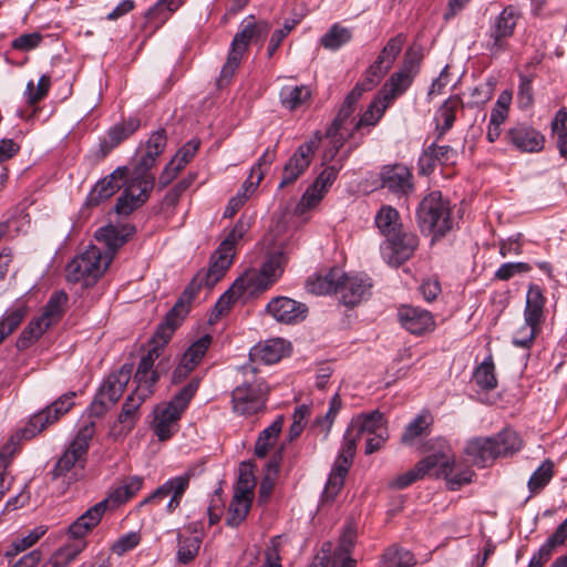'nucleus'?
Masks as SVG:
<instances>
[{
  "instance_id": "1",
  "label": "nucleus",
  "mask_w": 567,
  "mask_h": 567,
  "mask_svg": "<svg viewBox=\"0 0 567 567\" xmlns=\"http://www.w3.org/2000/svg\"><path fill=\"white\" fill-rule=\"evenodd\" d=\"M166 144V132L159 128L152 133L144 145L140 146L131 177L126 181L125 188L115 205L117 214L130 215L148 199L155 183L151 168L164 152Z\"/></svg>"
},
{
  "instance_id": "2",
  "label": "nucleus",
  "mask_w": 567,
  "mask_h": 567,
  "mask_svg": "<svg viewBox=\"0 0 567 567\" xmlns=\"http://www.w3.org/2000/svg\"><path fill=\"white\" fill-rule=\"evenodd\" d=\"M431 474L436 477L443 476L451 489L456 491L465 484L472 482L474 475L473 471L468 467L462 468L453 460L450 450H442L433 453L416 463V465L408 472L399 475L391 486L402 489L425 475Z\"/></svg>"
},
{
  "instance_id": "3",
  "label": "nucleus",
  "mask_w": 567,
  "mask_h": 567,
  "mask_svg": "<svg viewBox=\"0 0 567 567\" xmlns=\"http://www.w3.org/2000/svg\"><path fill=\"white\" fill-rule=\"evenodd\" d=\"M245 233L243 223H237L213 252L207 270H200L184 290V298L189 301L202 287H214L226 275L233 264L235 246Z\"/></svg>"
},
{
  "instance_id": "4",
  "label": "nucleus",
  "mask_w": 567,
  "mask_h": 567,
  "mask_svg": "<svg viewBox=\"0 0 567 567\" xmlns=\"http://www.w3.org/2000/svg\"><path fill=\"white\" fill-rule=\"evenodd\" d=\"M270 29L271 27L267 21H256L252 16L241 22L240 30L235 34L227 60L220 70V75L217 80V85L219 87L229 83L249 44L258 43L262 45L270 32Z\"/></svg>"
},
{
  "instance_id": "5",
  "label": "nucleus",
  "mask_w": 567,
  "mask_h": 567,
  "mask_svg": "<svg viewBox=\"0 0 567 567\" xmlns=\"http://www.w3.org/2000/svg\"><path fill=\"white\" fill-rule=\"evenodd\" d=\"M95 433L93 421L83 425L69 447L58 458L50 474L53 480L64 478L68 484L78 480L79 471L84 468L86 455Z\"/></svg>"
},
{
  "instance_id": "6",
  "label": "nucleus",
  "mask_w": 567,
  "mask_h": 567,
  "mask_svg": "<svg viewBox=\"0 0 567 567\" xmlns=\"http://www.w3.org/2000/svg\"><path fill=\"white\" fill-rule=\"evenodd\" d=\"M112 262V254H103L101 248L90 245L66 266V279L89 287L94 285Z\"/></svg>"
},
{
  "instance_id": "7",
  "label": "nucleus",
  "mask_w": 567,
  "mask_h": 567,
  "mask_svg": "<svg viewBox=\"0 0 567 567\" xmlns=\"http://www.w3.org/2000/svg\"><path fill=\"white\" fill-rule=\"evenodd\" d=\"M199 386L198 379H192L169 401L167 405L158 409L154 421V433L159 441H166L178 430V420L188 406Z\"/></svg>"
},
{
  "instance_id": "8",
  "label": "nucleus",
  "mask_w": 567,
  "mask_h": 567,
  "mask_svg": "<svg viewBox=\"0 0 567 567\" xmlns=\"http://www.w3.org/2000/svg\"><path fill=\"white\" fill-rule=\"evenodd\" d=\"M416 218L421 231L434 237L444 236L453 225L450 204L440 192H432L422 199Z\"/></svg>"
},
{
  "instance_id": "9",
  "label": "nucleus",
  "mask_w": 567,
  "mask_h": 567,
  "mask_svg": "<svg viewBox=\"0 0 567 567\" xmlns=\"http://www.w3.org/2000/svg\"><path fill=\"white\" fill-rule=\"evenodd\" d=\"M287 260L288 252L285 247H276L267 254L259 271L248 270L241 277L256 296L269 289L278 280Z\"/></svg>"
},
{
  "instance_id": "10",
  "label": "nucleus",
  "mask_w": 567,
  "mask_h": 567,
  "mask_svg": "<svg viewBox=\"0 0 567 567\" xmlns=\"http://www.w3.org/2000/svg\"><path fill=\"white\" fill-rule=\"evenodd\" d=\"M360 439L361 436L358 435L351 426H348L343 435L341 449L333 463L323 491V497L326 499H333L343 486L344 478L357 452V443Z\"/></svg>"
},
{
  "instance_id": "11",
  "label": "nucleus",
  "mask_w": 567,
  "mask_h": 567,
  "mask_svg": "<svg viewBox=\"0 0 567 567\" xmlns=\"http://www.w3.org/2000/svg\"><path fill=\"white\" fill-rule=\"evenodd\" d=\"M267 395L268 389L262 381H245L233 390V411L244 416L258 414L266 406Z\"/></svg>"
},
{
  "instance_id": "12",
  "label": "nucleus",
  "mask_w": 567,
  "mask_h": 567,
  "mask_svg": "<svg viewBox=\"0 0 567 567\" xmlns=\"http://www.w3.org/2000/svg\"><path fill=\"white\" fill-rule=\"evenodd\" d=\"M132 377V365L124 364L117 371L111 373L100 388L97 395L92 403V410L95 414H103L109 408L114 405L122 396L124 389Z\"/></svg>"
},
{
  "instance_id": "13",
  "label": "nucleus",
  "mask_w": 567,
  "mask_h": 567,
  "mask_svg": "<svg viewBox=\"0 0 567 567\" xmlns=\"http://www.w3.org/2000/svg\"><path fill=\"white\" fill-rule=\"evenodd\" d=\"M520 19L519 10L514 6H507L495 18L489 28L486 49L492 55H498L506 50L507 40L514 34V30Z\"/></svg>"
},
{
  "instance_id": "14",
  "label": "nucleus",
  "mask_w": 567,
  "mask_h": 567,
  "mask_svg": "<svg viewBox=\"0 0 567 567\" xmlns=\"http://www.w3.org/2000/svg\"><path fill=\"white\" fill-rule=\"evenodd\" d=\"M75 392H68L61 395L44 410L31 416L27 426L21 431L22 439H31L41 433L50 424L56 422L63 414L68 413L74 405Z\"/></svg>"
},
{
  "instance_id": "15",
  "label": "nucleus",
  "mask_w": 567,
  "mask_h": 567,
  "mask_svg": "<svg viewBox=\"0 0 567 567\" xmlns=\"http://www.w3.org/2000/svg\"><path fill=\"white\" fill-rule=\"evenodd\" d=\"M75 392H68L61 395L44 410L31 416L27 426L21 431L22 439H31L41 433L50 424L56 422L63 414L68 413L74 405Z\"/></svg>"
},
{
  "instance_id": "16",
  "label": "nucleus",
  "mask_w": 567,
  "mask_h": 567,
  "mask_svg": "<svg viewBox=\"0 0 567 567\" xmlns=\"http://www.w3.org/2000/svg\"><path fill=\"white\" fill-rule=\"evenodd\" d=\"M417 245V236L402 229L393 237L385 238L381 245V254L389 265L398 267L412 257Z\"/></svg>"
},
{
  "instance_id": "17",
  "label": "nucleus",
  "mask_w": 567,
  "mask_h": 567,
  "mask_svg": "<svg viewBox=\"0 0 567 567\" xmlns=\"http://www.w3.org/2000/svg\"><path fill=\"white\" fill-rule=\"evenodd\" d=\"M320 140L315 137L302 143L289 157L282 169V177L279 187L295 183L309 167Z\"/></svg>"
},
{
  "instance_id": "18",
  "label": "nucleus",
  "mask_w": 567,
  "mask_h": 567,
  "mask_svg": "<svg viewBox=\"0 0 567 567\" xmlns=\"http://www.w3.org/2000/svg\"><path fill=\"white\" fill-rule=\"evenodd\" d=\"M416 73L417 61L405 58L400 70L389 78L378 95L391 105L410 87Z\"/></svg>"
},
{
  "instance_id": "19",
  "label": "nucleus",
  "mask_w": 567,
  "mask_h": 567,
  "mask_svg": "<svg viewBox=\"0 0 567 567\" xmlns=\"http://www.w3.org/2000/svg\"><path fill=\"white\" fill-rule=\"evenodd\" d=\"M398 318L401 326L412 334L422 336L435 328L433 315L421 307L404 305L399 308Z\"/></svg>"
},
{
  "instance_id": "20",
  "label": "nucleus",
  "mask_w": 567,
  "mask_h": 567,
  "mask_svg": "<svg viewBox=\"0 0 567 567\" xmlns=\"http://www.w3.org/2000/svg\"><path fill=\"white\" fill-rule=\"evenodd\" d=\"M266 311L278 322L292 324L302 321L308 313L305 303L288 297L272 298L266 307Z\"/></svg>"
},
{
  "instance_id": "21",
  "label": "nucleus",
  "mask_w": 567,
  "mask_h": 567,
  "mask_svg": "<svg viewBox=\"0 0 567 567\" xmlns=\"http://www.w3.org/2000/svg\"><path fill=\"white\" fill-rule=\"evenodd\" d=\"M508 142L522 152H540L545 145V136L534 127L518 123L506 132Z\"/></svg>"
},
{
  "instance_id": "22",
  "label": "nucleus",
  "mask_w": 567,
  "mask_h": 567,
  "mask_svg": "<svg viewBox=\"0 0 567 567\" xmlns=\"http://www.w3.org/2000/svg\"><path fill=\"white\" fill-rule=\"evenodd\" d=\"M372 284L365 275L347 276L340 280L339 293L342 302L348 307H354L370 295Z\"/></svg>"
},
{
  "instance_id": "23",
  "label": "nucleus",
  "mask_w": 567,
  "mask_h": 567,
  "mask_svg": "<svg viewBox=\"0 0 567 567\" xmlns=\"http://www.w3.org/2000/svg\"><path fill=\"white\" fill-rule=\"evenodd\" d=\"M127 174L128 169L123 166L117 167L109 176L100 179L89 193L86 205L97 206L112 197L120 189L122 182L127 178Z\"/></svg>"
},
{
  "instance_id": "24",
  "label": "nucleus",
  "mask_w": 567,
  "mask_h": 567,
  "mask_svg": "<svg viewBox=\"0 0 567 567\" xmlns=\"http://www.w3.org/2000/svg\"><path fill=\"white\" fill-rule=\"evenodd\" d=\"M188 302L184 296L175 303V306L168 311L165 317V321L159 324L154 337L151 340V344H158L162 350L168 343L172 334L176 327L187 315L189 308Z\"/></svg>"
},
{
  "instance_id": "25",
  "label": "nucleus",
  "mask_w": 567,
  "mask_h": 567,
  "mask_svg": "<svg viewBox=\"0 0 567 567\" xmlns=\"http://www.w3.org/2000/svg\"><path fill=\"white\" fill-rule=\"evenodd\" d=\"M381 185L394 194L406 195L413 189L412 174L402 164L384 166L381 172Z\"/></svg>"
},
{
  "instance_id": "26",
  "label": "nucleus",
  "mask_w": 567,
  "mask_h": 567,
  "mask_svg": "<svg viewBox=\"0 0 567 567\" xmlns=\"http://www.w3.org/2000/svg\"><path fill=\"white\" fill-rule=\"evenodd\" d=\"M106 512V502H99L83 513L69 527V540H85V536L100 523Z\"/></svg>"
},
{
  "instance_id": "27",
  "label": "nucleus",
  "mask_w": 567,
  "mask_h": 567,
  "mask_svg": "<svg viewBox=\"0 0 567 567\" xmlns=\"http://www.w3.org/2000/svg\"><path fill=\"white\" fill-rule=\"evenodd\" d=\"M290 344L280 338L269 339L255 346L249 355L252 361L265 364L277 363L281 358L288 354Z\"/></svg>"
},
{
  "instance_id": "28",
  "label": "nucleus",
  "mask_w": 567,
  "mask_h": 567,
  "mask_svg": "<svg viewBox=\"0 0 567 567\" xmlns=\"http://www.w3.org/2000/svg\"><path fill=\"white\" fill-rule=\"evenodd\" d=\"M495 443L492 437H476L471 440L465 446L467 461L473 465L484 467L496 457H499L498 450H495Z\"/></svg>"
},
{
  "instance_id": "29",
  "label": "nucleus",
  "mask_w": 567,
  "mask_h": 567,
  "mask_svg": "<svg viewBox=\"0 0 567 567\" xmlns=\"http://www.w3.org/2000/svg\"><path fill=\"white\" fill-rule=\"evenodd\" d=\"M546 297L543 289L537 285H530L526 293V302L524 308V321L543 328L545 322Z\"/></svg>"
},
{
  "instance_id": "30",
  "label": "nucleus",
  "mask_w": 567,
  "mask_h": 567,
  "mask_svg": "<svg viewBox=\"0 0 567 567\" xmlns=\"http://www.w3.org/2000/svg\"><path fill=\"white\" fill-rule=\"evenodd\" d=\"M134 233V227L131 225L123 226H114L107 225L101 227L95 233V238L103 243L107 250L103 251V254H112V258L115 255V251L123 246L130 236Z\"/></svg>"
},
{
  "instance_id": "31",
  "label": "nucleus",
  "mask_w": 567,
  "mask_h": 567,
  "mask_svg": "<svg viewBox=\"0 0 567 567\" xmlns=\"http://www.w3.org/2000/svg\"><path fill=\"white\" fill-rule=\"evenodd\" d=\"M151 394L152 390L135 389L134 392L126 398L117 419L121 425L120 434H126L133 429L137 420V410L140 405Z\"/></svg>"
},
{
  "instance_id": "32",
  "label": "nucleus",
  "mask_w": 567,
  "mask_h": 567,
  "mask_svg": "<svg viewBox=\"0 0 567 567\" xmlns=\"http://www.w3.org/2000/svg\"><path fill=\"white\" fill-rule=\"evenodd\" d=\"M254 296V292L250 291V288H248L246 281L240 276L235 280L231 287H229V289L219 297L213 309V317L215 319L221 317L230 309L231 305H234V302L237 301L238 299H248Z\"/></svg>"
},
{
  "instance_id": "33",
  "label": "nucleus",
  "mask_w": 567,
  "mask_h": 567,
  "mask_svg": "<svg viewBox=\"0 0 567 567\" xmlns=\"http://www.w3.org/2000/svg\"><path fill=\"white\" fill-rule=\"evenodd\" d=\"M140 126L137 118H128L126 122L114 125L106 137L100 144V157H105L113 148L131 136Z\"/></svg>"
},
{
  "instance_id": "34",
  "label": "nucleus",
  "mask_w": 567,
  "mask_h": 567,
  "mask_svg": "<svg viewBox=\"0 0 567 567\" xmlns=\"http://www.w3.org/2000/svg\"><path fill=\"white\" fill-rule=\"evenodd\" d=\"M87 546L86 540H66L53 551L42 567H68Z\"/></svg>"
},
{
  "instance_id": "35",
  "label": "nucleus",
  "mask_w": 567,
  "mask_h": 567,
  "mask_svg": "<svg viewBox=\"0 0 567 567\" xmlns=\"http://www.w3.org/2000/svg\"><path fill=\"white\" fill-rule=\"evenodd\" d=\"M143 486V478L134 475L123 480L117 486L113 487L107 497L102 502H106V508L109 504L113 507L122 505L131 499Z\"/></svg>"
},
{
  "instance_id": "36",
  "label": "nucleus",
  "mask_w": 567,
  "mask_h": 567,
  "mask_svg": "<svg viewBox=\"0 0 567 567\" xmlns=\"http://www.w3.org/2000/svg\"><path fill=\"white\" fill-rule=\"evenodd\" d=\"M385 424L386 422L383 414L380 411L374 410L369 413H361L354 416L349 426H351V429L361 436L364 433L377 434L378 432H381V430H388Z\"/></svg>"
},
{
  "instance_id": "37",
  "label": "nucleus",
  "mask_w": 567,
  "mask_h": 567,
  "mask_svg": "<svg viewBox=\"0 0 567 567\" xmlns=\"http://www.w3.org/2000/svg\"><path fill=\"white\" fill-rule=\"evenodd\" d=\"M203 537L199 533L187 536L178 533L177 535V553L176 560L182 565L192 563L198 555Z\"/></svg>"
},
{
  "instance_id": "38",
  "label": "nucleus",
  "mask_w": 567,
  "mask_h": 567,
  "mask_svg": "<svg viewBox=\"0 0 567 567\" xmlns=\"http://www.w3.org/2000/svg\"><path fill=\"white\" fill-rule=\"evenodd\" d=\"M342 278L343 272L340 269L333 268L324 275L310 279L308 281V290L316 295L339 292L340 280Z\"/></svg>"
},
{
  "instance_id": "39",
  "label": "nucleus",
  "mask_w": 567,
  "mask_h": 567,
  "mask_svg": "<svg viewBox=\"0 0 567 567\" xmlns=\"http://www.w3.org/2000/svg\"><path fill=\"white\" fill-rule=\"evenodd\" d=\"M193 475L194 471L189 470L178 476H174L168 480L169 501L166 505L167 513L172 514L179 507L182 498L189 486V482Z\"/></svg>"
},
{
  "instance_id": "40",
  "label": "nucleus",
  "mask_w": 567,
  "mask_h": 567,
  "mask_svg": "<svg viewBox=\"0 0 567 567\" xmlns=\"http://www.w3.org/2000/svg\"><path fill=\"white\" fill-rule=\"evenodd\" d=\"M375 225L385 237L394 236L402 230L399 212L392 206H382L375 215Z\"/></svg>"
},
{
  "instance_id": "41",
  "label": "nucleus",
  "mask_w": 567,
  "mask_h": 567,
  "mask_svg": "<svg viewBox=\"0 0 567 567\" xmlns=\"http://www.w3.org/2000/svg\"><path fill=\"white\" fill-rule=\"evenodd\" d=\"M284 426V416L279 415L268 427L258 436L255 444V454L258 457H265L268 451L275 445L279 433Z\"/></svg>"
},
{
  "instance_id": "42",
  "label": "nucleus",
  "mask_w": 567,
  "mask_h": 567,
  "mask_svg": "<svg viewBox=\"0 0 567 567\" xmlns=\"http://www.w3.org/2000/svg\"><path fill=\"white\" fill-rule=\"evenodd\" d=\"M310 95L311 92L306 85H286L279 94L282 106L290 111L301 107Z\"/></svg>"
},
{
  "instance_id": "43",
  "label": "nucleus",
  "mask_w": 567,
  "mask_h": 567,
  "mask_svg": "<svg viewBox=\"0 0 567 567\" xmlns=\"http://www.w3.org/2000/svg\"><path fill=\"white\" fill-rule=\"evenodd\" d=\"M252 497L234 493L229 504L226 524L230 527H238L247 517L251 507Z\"/></svg>"
},
{
  "instance_id": "44",
  "label": "nucleus",
  "mask_w": 567,
  "mask_h": 567,
  "mask_svg": "<svg viewBox=\"0 0 567 567\" xmlns=\"http://www.w3.org/2000/svg\"><path fill=\"white\" fill-rule=\"evenodd\" d=\"M390 106L379 95L369 104L367 111L353 125L354 131H360L365 127L375 126L384 115L386 109Z\"/></svg>"
},
{
  "instance_id": "45",
  "label": "nucleus",
  "mask_w": 567,
  "mask_h": 567,
  "mask_svg": "<svg viewBox=\"0 0 567 567\" xmlns=\"http://www.w3.org/2000/svg\"><path fill=\"white\" fill-rule=\"evenodd\" d=\"M492 441L495 443V450H498L499 456L513 455L523 446V441L518 433L509 429H505L497 435L493 436Z\"/></svg>"
},
{
  "instance_id": "46",
  "label": "nucleus",
  "mask_w": 567,
  "mask_h": 567,
  "mask_svg": "<svg viewBox=\"0 0 567 567\" xmlns=\"http://www.w3.org/2000/svg\"><path fill=\"white\" fill-rule=\"evenodd\" d=\"M352 39V31L349 28L342 27L339 23H334L328 32H326L321 39V45L330 51H336L342 45L350 42Z\"/></svg>"
},
{
  "instance_id": "47",
  "label": "nucleus",
  "mask_w": 567,
  "mask_h": 567,
  "mask_svg": "<svg viewBox=\"0 0 567 567\" xmlns=\"http://www.w3.org/2000/svg\"><path fill=\"white\" fill-rule=\"evenodd\" d=\"M473 380L482 390H493L497 385L495 365L492 355H488L474 371Z\"/></svg>"
},
{
  "instance_id": "48",
  "label": "nucleus",
  "mask_w": 567,
  "mask_h": 567,
  "mask_svg": "<svg viewBox=\"0 0 567 567\" xmlns=\"http://www.w3.org/2000/svg\"><path fill=\"white\" fill-rule=\"evenodd\" d=\"M68 302V295L64 291L54 292L47 302L42 315L40 316L50 326L58 322L63 316Z\"/></svg>"
},
{
  "instance_id": "49",
  "label": "nucleus",
  "mask_w": 567,
  "mask_h": 567,
  "mask_svg": "<svg viewBox=\"0 0 567 567\" xmlns=\"http://www.w3.org/2000/svg\"><path fill=\"white\" fill-rule=\"evenodd\" d=\"M51 326L41 317L29 322L17 340L19 349H27L35 342Z\"/></svg>"
},
{
  "instance_id": "50",
  "label": "nucleus",
  "mask_w": 567,
  "mask_h": 567,
  "mask_svg": "<svg viewBox=\"0 0 567 567\" xmlns=\"http://www.w3.org/2000/svg\"><path fill=\"white\" fill-rule=\"evenodd\" d=\"M153 367V363H150L147 360L141 359L134 375L136 389L153 391L155 383L159 379L158 372L154 370Z\"/></svg>"
},
{
  "instance_id": "51",
  "label": "nucleus",
  "mask_w": 567,
  "mask_h": 567,
  "mask_svg": "<svg viewBox=\"0 0 567 567\" xmlns=\"http://www.w3.org/2000/svg\"><path fill=\"white\" fill-rule=\"evenodd\" d=\"M553 476L554 463L550 460H545L528 480L529 492L532 494L538 493L550 482Z\"/></svg>"
},
{
  "instance_id": "52",
  "label": "nucleus",
  "mask_w": 567,
  "mask_h": 567,
  "mask_svg": "<svg viewBox=\"0 0 567 567\" xmlns=\"http://www.w3.org/2000/svg\"><path fill=\"white\" fill-rule=\"evenodd\" d=\"M457 102L453 100L445 101L439 109L436 120V131L439 133L437 138H441L454 124L455 111Z\"/></svg>"
},
{
  "instance_id": "53",
  "label": "nucleus",
  "mask_w": 567,
  "mask_h": 567,
  "mask_svg": "<svg viewBox=\"0 0 567 567\" xmlns=\"http://www.w3.org/2000/svg\"><path fill=\"white\" fill-rule=\"evenodd\" d=\"M47 529L38 526L30 530L25 536L16 538L6 551V557H14L21 551L32 547L44 534Z\"/></svg>"
},
{
  "instance_id": "54",
  "label": "nucleus",
  "mask_w": 567,
  "mask_h": 567,
  "mask_svg": "<svg viewBox=\"0 0 567 567\" xmlns=\"http://www.w3.org/2000/svg\"><path fill=\"white\" fill-rule=\"evenodd\" d=\"M25 313L23 307L9 309L4 312L3 317L0 319V344L20 326Z\"/></svg>"
},
{
  "instance_id": "55",
  "label": "nucleus",
  "mask_w": 567,
  "mask_h": 567,
  "mask_svg": "<svg viewBox=\"0 0 567 567\" xmlns=\"http://www.w3.org/2000/svg\"><path fill=\"white\" fill-rule=\"evenodd\" d=\"M542 329L536 324L524 321V324L515 331L512 343L517 348L529 351Z\"/></svg>"
},
{
  "instance_id": "56",
  "label": "nucleus",
  "mask_w": 567,
  "mask_h": 567,
  "mask_svg": "<svg viewBox=\"0 0 567 567\" xmlns=\"http://www.w3.org/2000/svg\"><path fill=\"white\" fill-rule=\"evenodd\" d=\"M384 567H413L416 564L414 555L404 548L391 547L383 555Z\"/></svg>"
},
{
  "instance_id": "57",
  "label": "nucleus",
  "mask_w": 567,
  "mask_h": 567,
  "mask_svg": "<svg viewBox=\"0 0 567 567\" xmlns=\"http://www.w3.org/2000/svg\"><path fill=\"white\" fill-rule=\"evenodd\" d=\"M212 343V337L209 334H205L200 337L198 340L194 341L185 351L182 357V360L192 367L196 368L197 364L202 361L205 353L207 352L209 346Z\"/></svg>"
},
{
  "instance_id": "58",
  "label": "nucleus",
  "mask_w": 567,
  "mask_h": 567,
  "mask_svg": "<svg viewBox=\"0 0 567 567\" xmlns=\"http://www.w3.org/2000/svg\"><path fill=\"white\" fill-rule=\"evenodd\" d=\"M51 86V78L48 74L40 76L37 86L33 81H29L25 86V99L30 105H34L43 100Z\"/></svg>"
},
{
  "instance_id": "59",
  "label": "nucleus",
  "mask_w": 567,
  "mask_h": 567,
  "mask_svg": "<svg viewBox=\"0 0 567 567\" xmlns=\"http://www.w3.org/2000/svg\"><path fill=\"white\" fill-rule=\"evenodd\" d=\"M512 99L513 95L511 91L505 90L499 93L491 111L489 122H492V124L503 125L505 123L508 117Z\"/></svg>"
},
{
  "instance_id": "60",
  "label": "nucleus",
  "mask_w": 567,
  "mask_h": 567,
  "mask_svg": "<svg viewBox=\"0 0 567 567\" xmlns=\"http://www.w3.org/2000/svg\"><path fill=\"white\" fill-rule=\"evenodd\" d=\"M326 193V190L321 189V187L312 183V185L307 188L298 205L296 206V213L302 215L307 210L312 209L321 202Z\"/></svg>"
},
{
  "instance_id": "61",
  "label": "nucleus",
  "mask_w": 567,
  "mask_h": 567,
  "mask_svg": "<svg viewBox=\"0 0 567 567\" xmlns=\"http://www.w3.org/2000/svg\"><path fill=\"white\" fill-rule=\"evenodd\" d=\"M341 406H342L341 399H340L339 394L336 393L332 396V399L330 400L329 410L327 411V413L323 416H319L316 419L315 425L317 427H320V430L324 434V437H327L328 434L330 433V430L333 425L336 416L338 415V413L341 410Z\"/></svg>"
},
{
  "instance_id": "62",
  "label": "nucleus",
  "mask_w": 567,
  "mask_h": 567,
  "mask_svg": "<svg viewBox=\"0 0 567 567\" xmlns=\"http://www.w3.org/2000/svg\"><path fill=\"white\" fill-rule=\"evenodd\" d=\"M430 425V417L426 414H420L413 419L405 427L401 436L403 444H412L414 440L421 436Z\"/></svg>"
},
{
  "instance_id": "63",
  "label": "nucleus",
  "mask_w": 567,
  "mask_h": 567,
  "mask_svg": "<svg viewBox=\"0 0 567 567\" xmlns=\"http://www.w3.org/2000/svg\"><path fill=\"white\" fill-rule=\"evenodd\" d=\"M255 189L256 183L254 181H245L237 194L229 199L224 217H233L248 199V193H252Z\"/></svg>"
},
{
  "instance_id": "64",
  "label": "nucleus",
  "mask_w": 567,
  "mask_h": 567,
  "mask_svg": "<svg viewBox=\"0 0 567 567\" xmlns=\"http://www.w3.org/2000/svg\"><path fill=\"white\" fill-rule=\"evenodd\" d=\"M354 107L343 102L338 115L328 128V134L333 135L337 133H344V135L351 136L353 134V127L347 126L348 120L351 117Z\"/></svg>"
}]
</instances>
